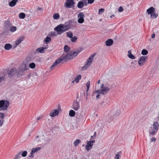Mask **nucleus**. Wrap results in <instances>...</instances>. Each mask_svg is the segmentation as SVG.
Returning a JSON list of instances; mask_svg holds the SVG:
<instances>
[{
	"label": "nucleus",
	"mask_w": 159,
	"mask_h": 159,
	"mask_svg": "<svg viewBox=\"0 0 159 159\" xmlns=\"http://www.w3.org/2000/svg\"><path fill=\"white\" fill-rule=\"evenodd\" d=\"M72 22V20H69L65 24H61L54 28V30L57 32V34H61L71 29Z\"/></svg>",
	"instance_id": "obj_1"
},
{
	"label": "nucleus",
	"mask_w": 159,
	"mask_h": 159,
	"mask_svg": "<svg viewBox=\"0 0 159 159\" xmlns=\"http://www.w3.org/2000/svg\"><path fill=\"white\" fill-rule=\"evenodd\" d=\"M75 56L73 52H70L68 53L66 55H62L60 57L56 60L54 62L51 67V68L52 69L53 68L59 64L61 63L63 60L66 61L68 60L73 59Z\"/></svg>",
	"instance_id": "obj_2"
},
{
	"label": "nucleus",
	"mask_w": 159,
	"mask_h": 159,
	"mask_svg": "<svg viewBox=\"0 0 159 159\" xmlns=\"http://www.w3.org/2000/svg\"><path fill=\"white\" fill-rule=\"evenodd\" d=\"M159 125L157 122L153 123L152 126L149 130V136L151 137L154 135L157 132L159 129Z\"/></svg>",
	"instance_id": "obj_3"
},
{
	"label": "nucleus",
	"mask_w": 159,
	"mask_h": 159,
	"mask_svg": "<svg viewBox=\"0 0 159 159\" xmlns=\"http://www.w3.org/2000/svg\"><path fill=\"white\" fill-rule=\"evenodd\" d=\"M9 102L7 100H2L0 101V110L5 111L7 110L9 105Z\"/></svg>",
	"instance_id": "obj_4"
},
{
	"label": "nucleus",
	"mask_w": 159,
	"mask_h": 159,
	"mask_svg": "<svg viewBox=\"0 0 159 159\" xmlns=\"http://www.w3.org/2000/svg\"><path fill=\"white\" fill-rule=\"evenodd\" d=\"M109 88L104 86L103 84H102L100 87V89L97 90L96 92L98 94H106L107 93L108 91H110Z\"/></svg>",
	"instance_id": "obj_5"
},
{
	"label": "nucleus",
	"mask_w": 159,
	"mask_h": 159,
	"mask_svg": "<svg viewBox=\"0 0 159 159\" xmlns=\"http://www.w3.org/2000/svg\"><path fill=\"white\" fill-rule=\"evenodd\" d=\"M95 55V54H91L87 59L85 64L82 67V70H84L86 69L90 65L93 60V58Z\"/></svg>",
	"instance_id": "obj_6"
},
{
	"label": "nucleus",
	"mask_w": 159,
	"mask_h": 159,
	"mask_svg": "<svg viewBox=\"0 0 159 159\" xmlns=\"http://www.w3.org/2000/svg\"><path fill=\"white\" fill-rule=\"evenodd\" d=\"M75 4V3L73 0H66L65 6L67 8H71L74 7Z\"/></svg>",
	"instance_id": "obj_7"
},
{
	"label": "nucleus",
	"mask_w": 159,
	"mask_h": 159,
	"mask_svg": "<svg viewBox=\"0 0 159 159\" xmlns=\"http://www.w3.org/2000/svg\"><path fill=\"white\" fill-rule=\"evenodd\" d=\"M95 142V140H94L88 142L87 144L85 146V148L87 151H88L91 150L93 145V143Z\"/></svg>",
	"instance_id": "obj_8"
},
{
	"label": "nucleus",
	"mask_w": 159,
	"mask_h": 159,
	"mask_svg": "<svg viewBox=\"0 0 159 159\" xmlns=\"http://www.w3.org/2000/svg\"><path fill=\"white\" fill-rule=\"evenodd\" d=\"M78 16L79 18L78 20V23L80 24L83 23L84 21V18L85 17L84 13L82 12L79 13L78 15Z\"/></svg>",
	"instance_id": "obj_9"
},
{
	"label": "nucleus",
	"mask_w": 159,
	"mask_h": 159,
	"mask_svg": "<svg viewBox=\"0 0 159 159\" xmlns=\"http://www.w3.org/2000/svg\"><path fill=\"white\" fill-rule=\"evenodd\" d=\"M148 57L146 56L141 57L139 59L138 61L139 64L140 66H142L145 63L146 60L147 58Z\"/></svg>",
	"instance_id": "obj_10"
},
{
	"label": "nucleus",
	"mask_w": 159,
	"mask_h": 159,
	"mask_svg": "<svg viewBox=\"0 0 159 159\" xmlns=\"http://www.w3.org/2000/svg\"><path fill=\"white\" fill-rule=\"evenodd\" d=\"M80 107V105L79 102L77 101V100L74 101L73 105L72 108L75 111L78 110Z\"/></svg>",
	"instance_id": "obj_11"
},
{
	"label": "nucleus",
	"mask_w": 159,
	"mask_h": 159,
	"mask_svg": "<svg viewBox=\"0 0 159 159\" xmlns=\"http://www.w3.org/2000/svg\"><path fill=\"white\" fill-rule=\"evenodd\" d=\"M24 38L23 36H21L18 39H17L15 42V43L16 44L15 47H16L23 40Z\"/></svg>",
	"instance_id": "obj_12"
},
{
	"label": "nucleus",
	"mask_w": 159,
	"mask_h": 159,
	"mask_svg": "<svg viewBox=\"0 0 159 159\" xmlns=\"http://www.w3.org/2000/svg\"><path fill=\"white\" fill-rule=\"evenodd\" d=\"M46 49V48L43 47H41L39 48L36 49L34 51V53H36L38 52H40V53H43L44 52V50Z\"/></svg>",
	"instance_id": "obj_13"
},
{
	"label": "nucleus",
	"mask_w": 159,
	"mask_h": 159,
	"mask_svg": "<svg viewBox=\"0 0 159 159\" xmlns=\"http://www.w3.org/2000/svg\"><path fill=\"white\" fill-rule=\"evenodd\" d=\"M27 70V69H25L24 68L21 66L20 67V70L19 72V74H17V76L18 77H19L20 76H22V73H23L25 71Z\"/></svg>",
	"instance_id": "obj_14"
},
{
	"label": "nucleus",
	"mask_w": 159,
	"mask_h": 159,
	"mask_svg": "<svg viewBox=\"0 0 159 159\" xmlns=\"http://www.w3.org/2000/svg\"><path fill=\"white\" fill-rule=\"evenodd\" d=\"M58 113V111L57 109H54L50 112V116H51L54 117L57 115Z\"/></svg>",
	"instance_id": "obj_15"
},
{
	"label": "nucleus",
	"mask_w": 159,
	"mask_h": 159,
	"mask_svg": "<svg viewBox=\"0 0 159 159\" xmlns=\"http://www.w3.org/2000/svg\"><path fill=\"white\" fill-rule=\"evenodd\" d=\"M155 8L153 7H150L147 10V12L148 13V14H150V15L151 14L154 13V12H155Z\"/></svg>",
	"instance_id": "obj_16"
},
{
	"label": "nucleus",
	"mask_w": 159,
	"mask_h": 159,
	"mask_svg": "<svg viewBox=\"0 0 159 159\" xmlns=\"http://www.w3.org/2000/svg\"><path fill=\"white\" fill-rule=\"evenodd\" d=\"M113 40L112 39H109L106 42V45L107 46H110L113 44Z\"/></svg>",
	"instance_id": "obj_17"
},
{
	"label": "nucleus",
	"mask_w": 159,
	"mask_h": 159,
	"mask_svg": "<svg viewBox=\"0 0 159 159\" xmlns=\"http://www.w3.org/2000/svg\"><path fill=\"white\" fill-rule=\"evenodd\" d=\"M18 2V0H12L9 3V5L11 7H13L15 6Z\"/></svg>",
	"instance_id": "obj_18"
},
{
	"label": "nucleus",
	"mask_w": 159,
	"mask_h": 159,
	"mask_svg": "<svg viewBox=\"0 0 159 159\" xmlns=\"http://www.w3.org/2000/svg\"><path fill=\"white\" fill-rule=\"evenodd\" d=\"M40 149L41 148L40 147H37L33 148L31 150V151L30 152V154L34 155L35 152L40 150Z\"/></svg>",
	"instance_id": "obj_19"
},
{
	"label": "nucleus",
	"mask_w": 159,
	"mask_h": 159,
	"mask_svg": "<svg viewBox=\"0 0 159 159\" xmlns=\"http://www.w3.org/2000/svg\"><path fill=\"white\" fill-rule=\"evenodd\" d=\"M16 69L15 68H12L8 74L9 76L10 77L11 76L14 75V74H15V71L16 70Z\"/></svg>",
	"instance_id": "obj_20"
},
{
	"label": "nucleus",
	"mask_w": 159,
	"mask_h": 159,
	"mask_svg": "<svg viewBox=\"0 0 159 159\" xmlns=\"http://www.w3.org/2000/svg\"><path fill=\"white\" fill-rule=\"evenodd\" d=\"M81 76L80 75H77L75 78V81L76 83H79V81L81 80Z\"/></svg>",
	"instance_id": "obj_21"
},
{
	"label": "nucleus",
	"mask_w": 159,
	"mask_h": 159,
	"mask_svg": "<svg viewBox=\"0 0 159 159\" xmlns=\"http://www.w3.org/2000/svg\"><path fill=\"white\" fill-rule=\"evenodd\" d=\"M12 48V45L10 43H7L4 46V48L6 50H9Z\"/></svg>",
	"instance_id": "obj_22"
},
{
	"label": "nucleus",
	"mask_w": 159,
	"mask_h": 159,
	"mask_svg": "<svg viewBox=\"0 0 159 159\" xmlns=\"http://www.w3.org/2000/svg\"><path fill=\"white\" fill-rule=\"evenodd\" d=\"M128 53V56L129 58L132 59H134L135 58L134 56L131 53V50H129Z\"/></svg>",
	"instance_id": "obj_23"
},
{
	"label": "nucleus",
	"mask_w": 159,
	"mask_h": 159,
	"mask_svg": "<svg viewBox=\"0 0 159 159\" xmlns=\"http://www.w3.org/2000/svg\"><path fill=\"white\" fill-rule=\"evenodd\" d=\"M77 7L79 8H82L84 7L83 2L82 1H80L77 4Z\"/></svg>",
	"instance_id": "obj_24"
},
{
	"label": "nucleus",
	"mask_w": 159,
	"mask_h": 159,
	"mask_svg": "<svg viewBox=\"0 0 159 159\" xmlns=\"http://www.w3.org/2000/svg\"><path fill=\"white\" fill-rule=\"evenodd\" d=\"M51 41V39L50 37H48V35L46 37L44 40V41L47 44H48V43L50 42Z\"/></svg>",
	"instance_id": "obj_25"
},
{
	"label": "nucleus",
	"mask_w": 159,
	"mask_h": 159,
	"mask_svg": "<svg viewBox=\"0 0 159 159\" xmlns=\"http://www.w3.org/2000/svg\"><path fill=\"white\" fill-rule=\"evenodd\" d=\"M82 50V48H80L79 50H77L76 51H74L73 52V53L74 54L75 56V57L76 56L78 53H79Z\"/></svg>",
	"instance_id": "obj_26"
},
{
	"label": "nucleus",
	"mask_w": 159,
	"mask_h": 159,
	"mask_svg": "<svg viewBox=\"0 0 159 159\" xmlns=\"http://www.w3.org/2000/svg\"><path fill=\"white\" fill-rule=\"evenodd\" d=\"M53 17L54 20H57L59 18L60 15L58 13H55L53 14Z\"/></svg>",
	"instance_id": "obj_27"
},
{
	"label": "nucleus",
	"mask_w": 159,
	"mask_h": 159,
	"mask_svg": "<svg viewBox=\"0 0 159 159\" xmlns=\"http://www.w3.org/2000/svg\"><path fill=\"white\" fill-rule=\"evenodd\" d=\"M75 112L73 110H71L70 111L69 115L70 116L73 117L75 116Z\"/></svg>",
	"instance_id": "obj_28"
},
{
	"label": "nucleus",
	"mask_w": 159,
	"mask_h": 159,
	"mask_svg": "<svg viewBox=\"0 0 159 159\" xmlns=\"http://www.w3.org/2000/svg\"><path fill=\"white\" fill-rule=\"evenodd\" d=\"M81 143V141L80 139H77L76 141L74 142V146L75 147H76L78 146L80 143Z\"/></svg>",
	"instance_id": "obj_29"
},
{
	"label": "nucleus",
	"mask_w": 159,
	"mask_h": 159,
	"mask_svg": "<svg viewBox=\"0 0 159 159\" xmlns=\"http://www.w3.org/2000/svg\"><path fill=\"white\" fill-rule=\"evenodd\" d=\"M158 16V14L154 12L153 14L150 15L151 18L152 19H155L157 18Z\"/></svg>",
	"instance_id": "obj_30"
},
{
	"label": "nucleus",
	"mask_w": 159,
	"mask_h": 159,
	"mask_svg": "<svg viewBox=\"0 0 159 159\" xmlns=\"http://www.w3.org/2000/svg\"><path fill=\"white\" fill-rule=\"evenodd\" d=\"M35 64L34 62H31L29 64V67L31 69H34L35 67Z\"/></svg>",
	"instance_id": "obj_31"
},
{
	"label": "nucleus",
	"mask_w": 159,
	"mask_h": 159,
	"mask_svg": "<svg viewBox=\"0 0 159 159\" xmlns=\"http://www.w3.org/2000/svg\"><path fill=\"white\" fill-rule=\"evenodd\" d=\"M16 30V27L15 26H11L10 28V30L12 32H15Z\"/></svg>",
	"instance_id": "obj_32"
},
{
	"label": "nucleus",
	"mask_w": 159,
	"mask_h": 159,
	"mask_svg": "<svg viewBox=\"0 0 159 159\" xmlns=\"http://www.w3.org/2000/svg\"><path fill=\"white\" fill-rule=\"evenodd\" d=\"M6 78L5 75H3L2 76H0V84L4 81Z\"/></svg>",
	"instance_id": "obj_33"
},
{
	"label": "nucleus",
	"mask_w": 159,
	"mask_h": 159,
	"mask_svg": "<svg viewBox=\"0 0 159 159\" xmlns=\"http://www.w3.org/2000/svg\"><path fill=\"white\" fill-rule=\"evenodd\" d=\"M25 16V14L24 13H21L19 14V18L21 19H24Z\"/></svg>",
	"instance_id": "obj_34"
},
{
	"label": "nucleus",
	"mask_w": 159,
	"mask_h": 159,
	"mask_svg": "<svg viewBox=\"0 0 159 159\" xmlns=\"http://www.w3.org/2000/svg\"><path fill=\"white\" fill-rule=\"evenodd\" d=\"M148 51L145 49H143L141 52V54L143 55H145L148 54Z\"/></svg>",
	"instance_id": "obj_35"
},
{
	"label": "nucleus",
	"mask_w": 159,
	"mask_h": 159,
	"mask_svg": "<svg viewBox=\"0 0 159 159\" xmlns=\"http://www.w3.org/2000/svg\"><path fill=\"white\" fill-rule=\"evenodd\" d=\"M64 49L65 52H67L70 50V48L67 45H66L64 47Z\"/></svg>",
	"instance_id": "obj_36"
},
{
	"label": "nucleus",
	"mask_w": 159,
	"mask_h": 159,
	"mask_svg": "<svg viewBox=\"0 0 159 159\" xmlns=\"http://www.w3.org/2000/svg\"><path fill=\"white\" fill-rule=\"evenodd\" d=\"M67 36L69 38H71L73 36V34L72 32L70 31L68 32H66Z\"/></svg>",
	"instance_id": "obj_37"
},
{
	"label": "nucleus",
	"mask_w": 159,
	"mask_h": 159,
	"mask_svg": "<svg viewBox=\"0 0 159 159\" xmlns=\"http://www.w3.org/2000/svg\"><path fill=\"white\" fill-rule=\"evenodd\" d=\"M57 35V34L53 32H50L48 34V36L50 37H52V36H56Z\"/></svg>",
	"instance_id": "obj_38"
},
{
	"label": "nucleus",
	"mask_w": 159,
	"mask_h": 159,
	"mask_svg": "<svg viewBox=\"0 0 159 159\" xmlns=\"http://www.w3.org/2000/svg\"><path fill=\"white\" fill-rule=\"evenodd\" d=\"M71 38V41L72 42H76L77 39V37L76 36H74V37H72Z\"/></svg>",
	"instance_id": "obj_39"
},
{
	"label": "nucleus",
	"mask_w": 159,
	"mask_h": 159,
	"mask_svg": "<svg viewBox=\"0 0 159 159\" xmlns=\"http://www.w3.org/2000/svg\"><path fill=\"white\" fill-rule=\"evenodd\" d=\"M90 82L89 81L87 82L86 83V86L87 87V92L89 90V88L90 87Z\"/></svg>",
	"instance_id": "obj_40"
},
{
	"label": "nucleus",
	"mask_w": 159,
	"mask_h": 159,
	"mask_svg": "<svg viewBox=\"0 0 159 159\" xmlns=\"http://www.w3.org/2000/svg\"><path fill=\"white\" fill-rule=\"evenodd\" d=\"M27 152L26 151H24L22 153V156L25 157H26L27 155Z\"/></svg>",
	"instance_id": "obj_41"
},
{
	"label": "nucleus",
	"mask_w": 159,
	"mask_h": 159,
	"mask_svg": "<svg viewBox=\"0 0 159 159\" xmlns=\"http://www.w3.org/2000/svg\"><path fill=\"white\" fill-rule=\"evenodd\" d=\"M104 9L103 8H101L100 9H99L98 11V13L99 14L102 13H103L104 11Z\"/></svg>",
	"instance_id": "obj_42"
},
{
	"label": "nucleus",
	"mask_w": 159,
	"mask_h": 159,
	"mask_svg": "<svg viewBox=\"0 0 159 159\" xmlns=\"http://www.w3.org/2000/svg\"><path fill=\"white\" fill-rule=\"evenodd\" d=\"M4 116L3 113L0 112V119L2 120H3Z\"/></svg>",
	"instance_id": "obj_43"
},
{
	"label": "nucleus",
	"mask_w": 159,
	"mask_h": 159,
	"mask_svg": "<svg viewBox=\"0 0 159 159\" xmlns=\"http://www.w3.org/2000/svg\"><path fill=\"white\" fill-rule=\"evenodd\" d=\"M94 0H88V3L89 4H91L93 3L94 2Z\"/></svg>",
	"instance_id": "obj_44"
},
{
	"label": "nucleus",
	"mask_w": 159,
	"mask_h": 159,
	"mask_svg": "<svg viewBox=\"0 0 159 159\" xmlns=\"http://www.w3.org/2000/svg\"><path fill=\"white\" fill-rule=\"evenodd\" d=\"M121 112L120 110H118L116 111V112L115 114V115H116V116H118V115L120 114Z\"/></svg>",
	"instance_id": "obj_45"
},
{
	"label": "nucleus",
	"mask_w": 159,
	"mask_h": 159,
	"mask_svg": "<svg viewBox=\"0 0 159 159\" xmlns=\"http://www.w3.org/2000/svg\"><path fill=\"white\" fill-rule=\"evenodd\" d=\"M156 140V139L155 137H153L150 139L151 142H155Z\"/></svg>",
	"instance_id": "obj_46"
},
{
	"label": "nucleus",
	"mask_w": 159,
	"mask_h": 159,
	"mask_svg": "<svg viewBox=\"0 0 159 159\" xmlns=\"http://www.w3.org/2000/svg\"><path fill=\"white\" fill-rule=\"evenodd\" d=\"M123 9L122 7L120 6V7H119V8L118 9L119 11L120 12H122V11H123Z\"/></svg>",
	"instance_id": "obj_47"
},
{
	"label": "nucleus",
	"mask_w": 159,
	"mask_h": 159,
	"mask_svg": "<svg viewBox=\"0 0 159 159\" xmlns=\"http://www.w3.org/2000/svg\"><path fill=\"white\" fill-rule=\"evenodd\" d=\"M3 120L1 119L0 120V126H1L3 123Z\"/></svg>",
	"instance_id": "obj_48"
},
{
	"label": "nucleus",
	"mask_w": 159,
	"mask_h": 159,
	"mask_svg": "<svg viewBox=\"0 0 159 159\" xmlns=\"http://www.w3.org/2000/svg\"><path fill=\"white\" fill-rule=\"evenodd\" d=\"M22 66L24 67V68L25 69H27V70H28L29 69L28 66H27L26 64L23 65Z\"/></svg>",
	"instance_id": "obj_49"
},
{
	"label": "nucleus",
	"mask_w": 159,
	"mask_h": 159,
	"mask_svg": "<svg viewBox=\"0 0 159 159\" xmlns=\"http://www.w3.org/2000/svg\"><path fill=\"white\" fill-rule=\"evenodd\" d=\"M120 157V155H119V154H118L116 155L115 158L116 159H119Z\"/></svg>",
	"instance_id": "obj_50"
},
{
	"label": "nucleus",
	"mask_w": 159,
	"mask_h": 159,
	"mask_svg": "<svg viewBox=\"0 0 159 159\" xmlns=\"http://www.w3.org/2000/svg\"><path fill=\"white\" fill-rule=\"evenodd\" d=\"M155 34H152L151 36V38L153 39L155 37Z\"/></svg>",
	"instance_id": "obj_51"
},
{
	"label": "nucleus",
	"mask_w": 159,
	"mask_h": 159,
	"mask_svg": "<svg viewBox=\"0 0 159 159\" xmlns=\"http://www.w3.org/2000/svg\"><path fill=\"white\" fill-rule=\"evenodd\" d=\"M83 4H84V6H86L87 5V3L86 2H83Z\"/></svg>",
	"instance_id": "obj_52"
},
{
	"label": "nucleus",
	"mask_w": 159,
	"mask_h": 159,
	"mask_svg": "<svg viewBox=\"0 0 159 159\" xmlns=\"http://www.w3.org/2000/svg\"><path fill=\"white\" fill-rule=\"evenodd\" d=\"M42 117H39L37 118V121H38L39 120L41 119L42 118Z\"/></svg>",
	"instance_id": "obj_53"
},
{
	"label": "nucleus",
	"mask_w": 159,
	"mask_h": 159,
	"mask_svg": "<svg viewBox=\"0 0 159 159\" xmlns=\"http://www.w3.org/2000/svg\"><path fill=\"white\" fill-rule=\"evenodd\" d=\"M37 10L38 11H41L42 9V8H40V7H38L37 8Z\"/></svg>",
	"instance_id": "obj_54"
},
{
	"label": "nucleus",
	"mask_w": 159,
	"mask_h": 159,
	"mask_svg": "<svg viewBox=\"0 0 159 159\" xmlns=\"http://www.w3.org/2000/svg\"><path fill=\"white\" fill-rule=\"evenodd\" d=\"M20 155V153H19L18 154V155H17L16 157V158H15L14 159H17V158L18 157V156Z\"/></svg>",
	"instance_id": "obj_55"
},
{
	"label": "nucleus",
	"mask_w": 159,
	"mask_h": 159,
	"mask_svg": "<svg viewBox=\"0 0 159 159\" xmlns=\"http://www.w3.org/2000/svg\"><path fill=\"white\" fill-rule=\"evenodd\" d=\"M29 157L30 158H33L34 157V156L33 155H31L30 156H29Z\"/></svg>",
	"instance_id": "obj_56"
},
{
	"label": "nucleus",
	"mask_w": 159,
	"mask_h": 159,
	"mask_svg": "<svg viewBox=\"0 0 159 159\" xmlns=\"http://www.w3.org/2000/svg\"><path fill=\"white\" fill-rule=\"evenodd\" d=\"M100 96V95L99 94H98L96 96V97L97 98H99Z\"/></svg>",
	"instance_id": "obj_57"
},
{
	"label": "nucleus",
	"mask_w": 159,
	"mask_h": 159,
	"mask_svg": "<svg viewBox=\"0 0 159 159\" xmlns=\"http://www.w3.org/2000/svg\"><path fill=\"white\" fill-rule=\"evenodd\" d=\"M75 82V80L74 79V80H72L71 82V83H74V82Z\"/></svg>",
	"instance_id": "obj_58"
},
{
	"label": "nucleus",
	"mask_w": 159,
	"mask_h": 159,
	"mask_svg": "<svg viewBox=\"0 0 159 159\" xmlns=\"http://www.w3.org/2000/svg\"><path fill=\"white\" fill-rule=\"evenodd\" d=\"M114 16H115L114 15H112L111 16V18H112V17H114Z\"/></svg>",
	"instance_id": "obj_59"
},
{
	"label": "nucleus",
	"mask_w": 159,
	"mask_h": 159,
	"mask_svg": "<svg viewBox=\"0 0 159 159\" xmlns=\"http://www.w3.org/2000/svg\"><path fill=\"white\" fill-rule=\"evenodd\" d=\"M100 83V80H99L98 82V84H99Z\"/></svg>",
	"instance_id": "obj_60"
},
{
	"label": "nucleus",
	"mask_w": 159,
	"mask_h": 159,
	"mask_svg": "<svg viewBox=\"0 0 159 159\" xmlns=\"http://www.w3.org/2000/svg\"><path fill=\"white\" fill-rule=\"evenodd\" d=\"M39 137V136H36V138H38Z\"/></svg>",
	"instance_id": "obj_61"
},
{
	"label": "nucleus",
	"mask_w": 159,
	"mask_h": 159,
	"mask_svg": "<svg viewBox=\"0 0 159 159\" xmlns=\"http://www.w3.org/2000/svg\"><path fill=\"white\" fill-rule=\"evenodd\" d=\"M84 144L82 145V146L83 147V146H84Z\"/></svg>",
	"instance_id": "obj_62"
},
{
	"label": "nucleus",
	"mask_w": 159,
	"mask_h": 159,
	"mask_svg": "<svg viewBox=\"0 0 159 159\" xmlns=\"http://www.w3.org/2000/svg\"><path fill=\"white\" fill-rule=\"evenodd\" d=\"M30 76V75H28V76Z\"/></svg>",
	"instance_id": "obj_63"
}]
</instances>
